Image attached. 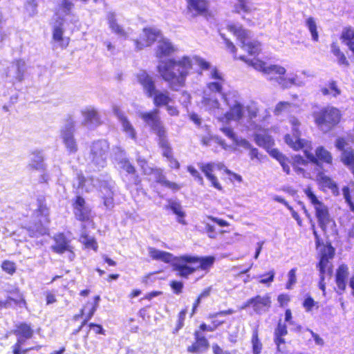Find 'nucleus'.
<instances>
[{
	"label": "nucleus",
	"mask_w": 354,
	"mask_h": 354,
	"mask_svg": "<svg viewBox=\"0 0 354 354\" xmlns=\"http://www.w3.org/2000/svg\"><path fill=\"white\" fill-rule=\"evenodd\" d=\"M149 255L153 260L165 263L173 261L174 270L178 272V275L184 278H187L198 270L204 271L206 274L215 261V258L213 256L183 255L174 259L171 254L152 247L149 248Z\"/></svg>",
	"instance_id": "f257e3e1"
},
{
	"label": "nucleus",
	"mask_w": 354,
	"mask_h": 354,
	"mask_svg": "<svg viewBox=\"0 0 354 354\" xmlns=\"http://www.w3.org/2000/svg\"><path fill=\"white\" fill-rule=\"evenodd\" d=\"M192 68V59L183 56L178 59L171 58L160 62L157 71L163 80L171 89L176 90L185 85L189 71Z\"/></svg>",
	"instance_id": "f03ea898"
},
{
	"label": "nucleus",
	"mask_w": 354,
	"mask_h": 354,
	"mask_svg": "<svg viewBox=\"0 0 354 354\" xmlns=\"http://www.w3.org/2000/svg\"><path fill=\"white\" fill-rule=\"evenodd\" d=\"M239 59L248 63L254 69L265 75H271L269 77V80L276 82L283 89H288L292 86L304 87L306 86V82L301 80L297 74L290 73L288 75H286V69L282 66L278 64L268 65L265 62L259 59L246 60L244 56H241Z\"/></svg>",
	"instance_id": "7ed1b4c3"
},
{
	"label": "nucleus",
	"mask_w": 354,
	"mask_h": 354,
	"mask_svg": "<svg viewBox=\"0 0 354 354\" xmlns=\"http://www.w3.org/2000/svg\"><path fill=\"white\" fill-rule=\"evenodd\" d=\"M292 127V136L287 134L285 136L286 143L293 149L297 151L302 149L307 158L312 162L318 165L319 161L326 164H332L333 156L330 151L324 147H318L315 150V156L310 152L311 149V143L307 140L300 139L299 127L301 123L295 117H291L289 119Z\"/></svg>",
	"instance_id": "20e7f679"
},
{
	"label": "nucleus",
	"mask_w": 354,
	"mask_h": 354,
	"mask_svg": "<svg viewBox=\"0 0 354 354\" xmlns=\"http://www.w3.org/2000/svg\"><path fill=\"white\" fill-rule=\"evenodd\" d=\"M317 250L320 254L319 262L317 265L320 277L319 287L325 295L326 285L324 281L326 276H330L332 274L333 265L330 260L333 258L335 249L332 245H317Z\"/></svg>",
	"instance_id": "39448f33"
},
{
	"label": "nucleus",
	"mask_w": 354,
	"mask_h": 354,
	"mask_svg": "<svg viewBox=\"0 0 354 354\" xmlns=\"http://www.w3.org/2000/svg\"><path fill=\"white\" fill-rule=\"evenodd\" d=\"M315 122L324 133L330 131L341 120V113L333 106L325 107L314 113Z\"/></svg>",
	"instance_id": "423d86ee"
},
{
	"label": "nucleus",
	"mask_w": 354,
	"mask_h": 354,
	"mask_svg": "<svg viewBox=\"0 0 354 354\" xmlns=\"http://www.w3.org/2000/svg\"><path fill=\"white\" fill-rule=\"evenodd\" d=\"M139 117L150 127L158 138L160 147H167V131L159 116V110L155 109L150 112H141Z\"/></svg>",
	"instance_id": "0eeeda50"
},
{
	"label": "nucleus",
	"mask_w": 354,
	"mask_h": 354,
	"mask_svg": "<svg viewBox=\"0 0 354 354\" xmlns=\"http://www.w3.org/2000/svg\"><path fill=\"white\" fill-rule=\"evenodd\" d=\"M227 30L236 37L241 43V48L253 55L258 54L261 50L260 43L257 41H251V32L243 28L241 26L236 24H230L227 26Z\"/></svg>",
	"instance_id": "6e6552de"
},
{
	"label": "nucleus",
	"mask_w": 354,
	"mask_h": 354,
	"mask_svg": "<svg viewBox=\"0 0 354 354\" xmlns=\"http://www.w3.org/2000/svg\"><path fill=\"white\" fill-rule=\"evenodd\" d=\"M109 146L105 140L93 142L91 147L87 160L99 167H104L108 156Z\"/></svg>",
	"instance_id": "1a4fd4ad"
},
{
	"label": "nucleus",
	"mask_w": 354,
	"mask_h": 354,
	"mask_svg": "<svg viewBox=\"0 0 354 354\" xmlns=\"http://www.w3.org/2000/svg\"><path fill=\"white\" fill-rule=\"evenodd\" d=\"M304 192L311 203L314 205L316 217L319 226L323 230H325L328 225L333 223L332 218L328 213V207L317 199L310 188L308 187L305 189Z\"/></svg>",
	"instance_id": "9d476101"
},
{
	"label": "nucleus",
	"mask_w": 354,
	"mask_h": 354,
	"mask_svg": "<svg viewBox=\"0 0 354 354\" xmlns=\"http://www.w3.org/2000/svg\"><path fill=\"white\" fill-rule=\"evenodd\" d=\"M75 123L74 118L69 115L61 130V138L63 143L70 153H75L78 150V146L74 137Z\"/></svg>",
	"instance_id": "9b49d317"
},
{
	"label": "nucleus",
	"mask_w": 354,
	"mask_h": 354,
	"mask_svg": "<svg viewBox=\"0 0 354 354\" xmlns=\"http://www.w3.org/2000/svg\"><path fill=\"white\" fill-rule=\"evenodd\" d=\"M161 37V32L155 28H146L142 30L138 39L134 41L138 50L150 46L156 39Z\"/></svg>",
	"instance_id": "f8f14e48"
},
{
	"label": "nucleus",
	"mask_w": 354,
	"mask_h": 354,
	"mask_svg": "<svg viewBox=\"0 0 354 354\" xmlns=\"http://www.w3.org/2000/svg\"><path fill=\"white\" fill-rule=\"evenodd\" d=\"M223 95L226 104L230 106V111L225 113L223 117L220 118L219 120L221 121H237L241 119L244 113V107L241 102L236 99L230 100L229 97Z\"/></svg>",
	"instance_id": "ddd939ff"
},
{
	"label": "nucleus",
	"mask_w": 354,
	"mask_h": 354,
	"mask_svg": "<svg viewBox=\"0 0 354 354\" xmlns=\"http://www.w3.org/2000/svg\"><path fill=\"white\" fill-rule=\"evenodd\" d=\"M113 111L120 123L122 130L126 136L136 141L137 140V131L128 117L118 106H113Z\"/></svg>",
	"instance_id": "4468645a"
},
{
	"label": "nucleus",
	"mask_w": 354,
	"mask_h": 354,
	"mask_svg": "<svg viewBox=\"0 0 354 354\" xmlns=\"http://www.w3.org/2000/svg\"><path fill=\"white\" fill-rule=\"evenodd\" d=\"M252 306L254 311L257 314H262L269 310L271 306V297L268 294L265 295H257L249 299L243 308Z\"/></svg>",
	"instance_id": "2eb2a0df"
},
{
	"label": "nucleus",
	"mask_w": 354,
	"mask_h": 354,
	"mask_svg": "<svg viewBox=\"0 0 354 354\" xmlns=\"http://www.w3.org/2000/svg\"><path fill=\"white\" fill-rule=\"evenodd\" d=\"M74 212L76 218L82 221H89L91 218V211L86 205L84 199L81 196H77L75 202L73 204Z\"/></svg>",
	"instance_id": "dca6fc26"
},
{
	"label": "nucleus",
	"mask_w": 354,
	"mask_h": 354,
	"mask_svg": "<svg viewBox=\"0 0 354 354\" xmlns=\"http://www.w3.org/2000/svg\"><path fill=\"white\" fill-rule=\"evenodd\" d=\"M254 130V140L259 147L269 148L274 144V140L267 129L255 125Z\"/></svg>",
	"instance_id": "f3484780"
},
{
	"label": "nucleus",
	"mask_w": 354,
	"mask_h": 354,
	"mask_svg": "<svg viewBox=\"0 0 354 354\" xmlns=\"http://www.w3.org/2000/svg\"><path fill=\"white\" fill-rule=\"evenodd\" d=\"M137 79L138 82L142 86L146 95L149 97H152L153 93L156 89V85L153 77L146 71H140L137 75Z\"/></svg>",
	"instance_id": "a211bd4d"
},
{
	"label": "nucleus",
	"mask_w": 354,
	"mask_h": 354,
	"mask_svg": "<svg viewBox=\"0 0 354 354\" xmlns=\"http://www.w3.org/2000/svg\"><path fill=\"white\" fill-rule=\"evenodd\" d=\"M176 51V47L169 39L161 38L158 40L156 46V56L158 58H162L171 55Z\"/></svg>",
	"instance_id": "6ab92c4d"
},
{
	"label": "nucleus",
	"mask_w": 354,
	"mask_h": 354,
	"mask_svg": "<svg viewBox=\"0 0 354 354\" xmlns=\"http://www.w3.org/2000/svg\"><path fill=\"white\" fill-rule=\"evenodd\" d=\"M207 7L205 0H187V15L192 17L202 15L207 11Z\"/></svg>",
	"instance_id": "aec40b11"
},
{
	"label": "nucleus",
	"mask_w": 354,
	"mask_h": 354,
	"mask_svg": "<svg viewBox=\"0 0 354 354\" xmlns=\"http://www.w3.org/2000/svg\"><path fill=\"white\" fill-rule=\"evenodd\" d=\"M210 75L211 77L216 81L207 84V90L206 91H207L208 93H212V95H214L213 93H221L223 83L224 82L222 74L214 68L211 71Z\"/></svg>",
	"instance_id": "412c9836"
},
{
	"label": "nucleus",
	"mask_w": 354,
	"mask_h": 354,
	"mask_svg": "<svg viewBox=\"0 0 354 354\" xmlns=\"http://www.w3.org/2000/svg\"><path fill=\"white\" fill-rule=\"evenodd\" d=\"M200 169L205 174L207 179L211 181L212 186L218 190H222V186L217 178L212 174L215 169V163L201 164Z\"/></svg>",
	"instance_id": "4be33fe9"
},
{
	"label": "nucleus",
	"mask_w": 354,
	"mask_h": 354,
	"mask_svg": "<svg viewBox=\"0 0 354 354\" xmlns=\"http://www.w3.org/2000/svg\"><path fill=\"white\" fill-rule=\"evenodd\" d=\"M82 115L84 116V120L82 121L83 125L93 128L100 124V118L96 111L88 109L82 111Z\"/></svg>",
	"instance_id": "5701e85b"
},
{
	"label": "nucleus",
	"mask_w": 354,
	"mask_h": 354,
	"mask_svg": "<svg viewBox=\"0 0 354 354\" xmlns=\"http://www.w3.org/2000/svg\"><path fill=\"white\" fill-rule=\"evenodd\" d=\"M153 101L156 106H167L171 101V98L169 95L168 91H160L156 88L153 93Z\"/></svg>",
	"instance_id": "b1692460"
},
{
	"label": "nucleus",
	"mask_w": 354,
	"mask_h": 354,
	"mask_svg": "<svg viewBox=\"0 0 354 354\" xmlns=\"http://www.w3.org/2000/svg\"><path fill=\"white\" fill-rule=\"evenodd\" d=\"M107 20L109 28L113 32L121 37L127 38L128 33L120 24H118L115 13L109 12L107 14Z\"/></svg>",
	"instance_id": "393cba45"
},
{
	"label": "nucleus",
	"mask_w": 354,
	"mask_h": 354,
	"mask_svg": "<svg viewBox=\"0 0 354 354\" xmlns=\"http://www.w3.org/2000/svg\"><path fill=\"white\" fill-rule=\"evenodd\" d=\"M348 277V267L346 265H341L336 273V283L340 291H344L346 286Z\"/></svg>",
	"instance_id": "a878e982"
},
{
	"label": "nucleus",
	"mask_w": 354,
	"mask_h": 354,
	"mask_svg": "<svg viewBox=\"0 0 354 354\" xmlns=\"http://www.w3.org/2000/svg\"><path fill=\"white\" fill-rule=\"evenodd\" d=\"M317 180L324 187H327L332 190L333 193L338 195L339 191L336 183L328 176L324 173H319L317 176Z\"/></svg>",
	"instance_id": "bb28decb"
},
{
	"label": "nucleus",
	"mask_w": 354,
	"mask_h": 354,
	"mask_svg": "<svg viewBox=\"0 0 354 354\" xmlns=\"http://www.w3.org/2000/svg\"><path fill=\"white\" fill-rule=\"evenodd\" d=\"M100 301V296H96L93 301H88L82 309V314L85 316V321H88L91 318L95 312L98 303Z\"/></svg>",
	"instance_id": "cd10ccee"
},
{
	"label": "nucleus",
	"mask_w": 354,
	"mask_h": 354,
	"mask_svg": "<svg viewBox=\"0 0 354 354\" xmlns=\"http://www.w3.org/2000/svg\"><path fill=\"white\" fill-rule=\"evenodd\" d=\"M202 104L203 106L211 111H216L219 109V102L214 97V95L208 93L207 91H204Z\"/></svg>",
	"instance_id": "c85d7f7f"
},
{
	"label": "nucleus",
	"mask_w": 354,
	"mask_h": 354,
	"mask_svg": "<svg viewBox=\"0 0 354 354\" xmlns=\"http://www.w3.org/2000/svg\"><path fill=\"white\" fill-rule=\"evenodd\" d=\"M209 346L207 340L205 337H199L196 333V341L189 346L187 351L189 353H199L207 349Z\"/></svg>",
	"instance_id": "c756f323"
},
{
	"label": "nucleus",
	"mask_w": 354,
	"mask_h": 354,
	"mask_svg": "<svg viewBox=\"0 0 354 354\" xmlns=\"http://www.w3.org/2000/svg\"><path fill=\"white\" fill-rule=\"evenodd\" d=\"M341 161L352 171L354 169V150L351 148L344 149L340 157Z\"/></svg>",
	"instance_id": "7c9ffc66"
},
{
	"label": "nucleus",
	"mask_w": 354,
	"mask_h": 354,
	"mask_svg": "<svg viewBox=\"0 0 354 354\" xmlns=\"http://www.w3.org/2000/svg\"><path fill=\"white\" fill-rule=\"evenodd\" d=\"M15 334L17 336V339H21L22 342H25L26 339L32 337V330L28 325L21 324L17 326Z\"/></svg>",
	"instance_id": "2f4dec72"
},
{
	"label": "nucleus",
	"mask_w": 354,
	"mask_h": 354,
	"mask_svg": "<svg viewBox=\"0 0 354 354\" xmlns=\"http://www.w3.org/2000/svg\"><path fill=\"white\" fill-rule=\"evenodd\" d=\"M43 156L40 152H34L32 153V158L29 163V167L31 169L39 170L44 167Z\"/></svg>",
	"instance_id": "473e14b6"
},
{
	"label": "nucleus",
	"mask_w": 354,
	"mask_h": 354,
	"mask_svg": "<svg viewBox=\"0 0 354 354\" xmlns=\"http://www.w3.org/2000/svg\"><path fill=\"white\" fill-rule=\"evenodd\" d=\"M16 305L20 308L26 307V303L22 294L17 292L12 297H10L5 304L6 306Z\"/></svg>",
	"instance_id": "72a5a7b5"
},
{
	"label": "nucleus",
	"mask_w": 354,
	"mask_h": 354,
	"mask_svg": "<svg viewBox=\"0 0 354 354\" xmlns=\"http://www.w3.org/2000/svg\"><path fill=\"white\" fill-rule=\"evenodd\" d=\"M74 4L71 0H62L57 8V15H68L73 8Z\"/></svg>",
	"instance_id": "f704fd0d"
},
{
	"label": "nucleus",
	"mask_w": 354,
	"mask_h": 354,
	"mask_svg": "<svg viewBox=\"0 0 354 354\" xmlns=\"http://www.w3.org/2000/svg\"><path fill=\"white\" fill-rule=\"evenodd\" d=\"M167 147H160L162 149V154L165 157H166L168 160L170 162V167L175 169H178L180 167L179 162L173 158L171 149L170 147L169 143L167 141Z\"/></svg>",
	"instance_id": "c9c22d12"
},
{
	"label": "nucleus",
	"mask_w": 354,
	"mask_h": 354,
	"mask_svg": "<svg viewBox=\"0 0 354 354\" xmlns=\"http://www.w3.org/2000/svg\"><path fill=\"white\" fill-rule=\"evenodd\" d=\"M77 187L84 189L86 192H88L93 187V179L85 178L82 174H78L77 177Z\"/></svg>",
	"instance_id": "e433bc0d"
},
{
	"label": "nucleus",
	"mask_w": 354,
	"mask_h": 354,
	"mask_svg": "<svg viewBox=\"0 0 354 354\" xmlns=\"http://www.w3.org/2000/svg\"><path fill=\"white\" fill-rule=\"evenodd\" d=\"M274 275H275V272L274 270H270L266 274L256 276V277H254V278L259 279V283L265 284L266 286L269 287L274 281Z\"/></svg>",
	"instance_id": "4c0bfd02"
},
{
	"label": "nucleus",
	"mask_w": 354,
	"mask_h": 354,
	"mask_svg": "<svg viewBox=\"0 0 354 354\" xmlns=\"http://www.w3.org/2000/svg\"><path fill=\"white\" fill-rule=\"evenodd\" d=\"M24 344V342H22L21 339H17L15 344L12 346V352L13 354H26L28 351L36 349L39 350L40 346L37 347H32V348H22V345Z\"/></svg>",
	"instance_id": "58836bf2"
},
{
	"label": "nucleus",
	"mask_w": 354,
	"mask_h": 354,
	"mask_svg": "<svg viewBox=\"0 0 354 354\" xmlns=\"http://www.w3.org/2000/svg\"><path fill=\"white\" fill-rule=\"evenodd\" d=\"M341 39L346 45L351 41H354V29L350 26L344 28L342 32Z\"/></svg>",
	"instance_id": "ea45409f"
},
{
	"label": "nucleus",
	"mask_w": 354,
	"mask_h": 354,
	"mask_svg": "<svg viewBox=\"0 0 354 354\" xmlns=\"http://www.w3.org/2000/svg\"><path fill=\"white\" fill-rule=\"evenodd\" d=\"M157 174L158 175V176L157 177V179H156L157 182L161 183L164 186H165L172 190L177 191V190L180 189V186L179 185L176 184V183L170 182V181L166 180L165 177L164 176L161 175L158 172V171H157Z\"/></svg>",
	"instance_id": "a19ab883"
},
{
	"label": "nucleus",
	"mask_w": 354,
	"mask_h": 354,
	"mask_svg": "<svg viewBox=\"0 0 354 354\" xmlns=\"http://www.w3.org/2000/svg\"><path fill=\"white\" fill-rule=\"evenodd\" d=\"M63 29L60 27H55L53 31L54 40L60 42L62 46H66L68 44V39L63 38Z\"/></svg>",
	"instance_id": "79ce46f5"
},
{
	"label": "nucleus",
	"mask_w": 354,
	"mask_h": 354,
	"mask_svg": "<svg viewBox=\"0 0 354 354\" xmlns=\"http://www.w3.org/2000/svg\"><path fill=\"white\" fill-rule=\"evenodd\" d=\"M170 208L172 209L174 214H176L178 216V221L179 223L182 224H185V222L183 219L185 216V213L182 211L181 205L176 202H171L169 203Z\"/></svg>",
	"instance_id": "37998d69"
},
{
	"label": "nucleus",
	"mask_w": 354,
	"mask_h": 354,
	"mask_svg": "<svg viewBox=\"0 0 354 354\" xmlns=\"http://www.w3.org/2000/svg\"><path fill=\"white\" fill-rule=\"evenodd\" d=\"M15 66L17 70L15 78L19 82H21L24 80V75L26 71V63L23 60H18L15 63Z\"/></svg>",
	"instance_id": "c03bdc74"
},
{
	"label": "nucleus",
	"mask_w": 354,
	"mask_h": 354,
	"mask_svg": "<svg viewBox=\"0 0 354 354\" xmlns=\"http://www.w3.org/2000/svg\"><path fill=\"white\" fill-rule=\"evenodd\" d=\"M306 24L311 33L313 39L317 41L318 40L319 36L317 31V24L315 19L313 17H309L306 19Z\"/></svg>",
	"instance_id": "a18cd8bd"
},
{
	"label": "nucleus",
	"mask_w": 354,
	"mask_h": 354,
	"mask_svg": "<svg viewBox=\"0 0 354 354\" xmlns=\"http://www.w3.org/2000/svg\"><path fill=\"white\" fill-rule=\"evenodd\" d=\"M252 344L253 354H260L262 349V344L258 338V333L257 330L253 332Z\"/></svg>",
	"instance_id": "49530a36"
},
{
	"label": "nucleus",
	"mask_w": 354,
	"mask_h": 354,
	"mask_svg": "<svg viewBox=\"0 0 354 354\" xmlns=\"http://www.w3.org/2000/svg\"><path fill=\"white\" fill-rule=\"evenodd\" d=\"M297 268L291 269L288 273V281L286 288L288 290H291L297 282L296 277Z\"/></svg>",
	"instance_id": "de8ad7c7"
},
{
	"label": "nucleus",
	"mask_w": 354,
	"mask_h": 354,
	"mask_svg": "<svg viewBox=\"0 0 354 354\" xmlns=\"http://www.w3.org/2000/svg\"><path fill=\"white\" fill-rule=\"evenodd\" d=\"M290 107V103L288 102H280L276 105L274 113L275 115H279L282 112L288 111Z\"/></svg>",
	"instance_id": "09e8293b"
},
{
	"label": "nucleus",
	"mask_w": 354,
	"mask_h": 354,
	"mask_svg": "<svg viewBox=\"0 0 354 354\" xmlns=\"http://www.w3.org/2000/svg\"><path fill=\"white\" fill-rule=\"evenodd\" d=\"M235 10L239 12L241 10L250 12L251 8L248 0H238V4L235 6Z\"/></svg>",
	"instance_id": "8fccbe9b"
},
{
	"label": "nucleus",
	"mask_w": 354,
	"mask_h": 354,
	"mask_svg": "<svg viewBox=\"0 0 354 354\" xmlns=\"http://www.w3.org/2000/svg\"><path fill=\"white\" fill-rule=\"evenodd\" d=\"M342 193L346 202L350 207L351 210L354 212V204L351 201L349 188L348 187H344L342 189Z\"/></svg>",
	"instance_id": "3c124183"
},
{
	"label": "nucleus",
	"mask_w": 354,
	"mask_h": 354,
	"mask_svg": "<svg viewBox=\"0 0 354 354\" xmlns=\"http://www.w3.org/2000/svg\"><path fill=\"white\" fill-rule=\"evenodd\" d=\"M2 269L8 274H12L15 272V266L13 262L5 261L1 265Z\"/></svg>",
	"instance_id": "603ef678"
},
{
	"label": "nucleus",
	"mask_w": 354,
	"mask_h": 354,
	"mask_svg": "<svg viewBox=\"0 0 354 354\" xmlns=\"http://www.w3.org/2000/svg\"><path fill=\"white\" fill-rule=\"evenodd\" d=\"M170 286L174 292L178 295L182 292L183 283L181 281H172L170 283Z\"/></svg>",
	"instance_id": "864d4df0"
},
{
	"label": "nucleus",
	"mask_w": 354,
	"mask_h": 354,
	"mask_svg": "<svg viewBox=\"0 0 354 354\" xmlns=\"http://www.w3.org/2000/svg\"><path fill=\"white\" fill-rule=\"evenodd\" d=\"M250 149L249 156L250 159L252 160H256L257 162H261L263 159V156L259 154L258 149L252 147Z\"/></svg>",
	"instance_id": "5fc2aeb1"
},
{
	"label": "nucleus",
	"mask_w": 354,
	"mask_h": 354,
	"mask_svg": "<svg viewBox=\"0 0 354 354\" xmlns=\"http://www.w3.org/2000/svg\"><path fill=\"white\" fill-rule=\"evenodd\" d=\"M193 59L198 64V66H200L202 69L207 70L210 68V64L206 62L205 59L198 57H195Z\"/></svg>",
	"instance_id": "6e6d98bb"
},
{
	"label": "nucleus",
	"mask_w": 354,
	"mask_h": 354,
	"mask_svg": "<svg viewBox=\"0 0 354 354\" xmlns=\"http://www.w3.org/2000/svg\"><path fill=\"white\" fill-rule=\"evenodd\" d=\"M288 333L287 327L286 324L279 322L277 328L275 329L274 335L285 336Z\"/></svg>",
	"instance_id": "4d7b16f0"
},
{
	"label": "nucleus",
	"mask_w": 354,
	"mask_h": 354,
	"mask_svg": "<svg viewBox=\"0 0 354 354\" xmlns=\"http://www.w3.org/2000/svg\"><path fill=\"white\" fill-rule=\"evenodd\" d=\"M187 171L192 175L193 177L198 180L201 185H203V179L202 176L194 167L189 166L187 167Z\"/></svg>",
	"instance_id": "13d9d810"
},
{
	"label": "nucleus",
	"mask_w": 354,
	"mask_h": 354,
	"mask_svg": "<svg viewBox=\"0 0 354 354\" xmlns=\"http://www.w3.org/2000/svg\"><path fill=\"white\" fill-rule=\"evenodd\" d=\"M277 301L281 307L288 305L290 301V297L288 294H281L277 297Z\"/></svg>",
	"instance_id": "bf43d9fd"
},
{
	"label": "nucleus",
	"mask_w": 354,
	"mask_h": 354,
	"mask_svg": "<svg viewBox=\"0 0 354 354\" xmlns=\"http://www.w3.org/2000/svg\"><path fill=\"white\" fill-rule=\"evenodd\" d=\"M121 167L129 174H134L136 169L127 160L121 162Z\"/></svg>",
	"instance_id": "052dcab7"
},
{
	"label": "nucleus",
	"mask_w": 354,
	"mask_h": 354,
	"mask_svg": "<svg viewBox=\"0 0 354 354\" xmlns=\"http://www.w3.org/2000/svg\"><path fill=\"white\" fill-rule=\"evenodd\" d=\"M221 131L229 138L232 139L233 141L236 140V136L232 128L230 127H223L221 129Z\"/></svg>",
	"instance_id": "680f3d73"
},
{
	"label": "nucleus",
	"mask_w": 354,
	"mask_h": 354,
	"mask_svg": "<svg viewBox=\"0 0 354 354\" xmlns=\"http://www.w3.org/2000/svg\"><path fill=\"white\" fill-rule=\"evenodd\" d=\"M315 305V302L313 298L308 297L305 299L303 306L305 308L306 311H310L313 308V307Z\"/></svg>",
	"instance_id": "e2e57ef3"
},
{
	"label": "nucleus",
	"mask_w": 354,
	"mask_h": 354,
	"mask_svg": "<svg viewBox=\"0 0 354 354\" xmlns=\"http://www.w3.org/2000/svg\"><path fill=\"white\" fill-rule=\"evenodd\" d=\"M278 160L279 161L282 168H283V170L286 173V174H289L290 173V167L288 165V164L286 162V158L283 157V156L282 154H279V157L278 158Z\"/></svg>",
	"instance_id": "0e129e2a"
},
{
	"label": "nucleus",
	"mask_w": 354,
	"mask_h": 354,
	"mask_svg": "<svg viewBox=\"0 0 354 354\" xmlns=\"http://www.w3.org/2000/svg\"><path fill=\"white\" fill-rule=\"evenodd\" d=\"M43 218H44V223L43 224H41L40 225H35V227H32V230L35 229L36 230V232H37V233H39L40 234L45 233L46 229L44 227V225L48 223V218L44 216Z\"/></svg>",
	"instance_id": "69168bd1"
},
{
	"label": "nucleus",
	"mask_w": 354,
	"mask_h": 354,
	"mask_svg": "<svg viewBox=\"0 0 354 354\" xmlns=\"http://www.w3.org/2000/svg\"><path fill=\"white\" fill-rule=\"evenodd\" d=\"M329 88L331 94L334 97H336L341 93V91L338 88L335 82H331L329 83Z\"/></svg>",
	"instance_id": "338daca9"
},
{
	"label": "nucleus",
	"mask_w": 354,
	"mask_h": 354,
	"mask_svg": "<svg viewBox=\"0 0 354 354\" xmlns=\"http://www.w3.org/2000/svg\"><path fill=\"white\" fill-rule=\"evenodd\" d=\"M207 218L212 220V221H214L215 223H216L218 225H220L221 227H226V226H229L230 225L229 223L227 222L226 221L221 219V218H218L216 217H214V216H208Z\"/></svg>",
	"instance_id": "774afa93"
}]
</instances>
